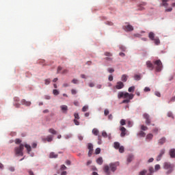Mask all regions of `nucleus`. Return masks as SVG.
Instances as JSON below:
<instances>
[{
    "mask_svg": "<svg viewBox=\"0 0 175 175\" xmlns=\"http://www.w3.org/2000/svg\"><path fill=\"white\" fill-rule=\"evenodd\" d=\"M24 146L25 147V148H27L28 154L31 152V146L27 144L25 145H23V144H21L18 147H16L14 148L16 155H21V157H23V155H24V154L23 153V151H24Z\"/></svg>",
    "mask_w": 175,
    "mask_h": 175,
    "instance_id": "nucleus-1",
    "label": "nucleus"
},
{
    "mask_svg": "<svg viewBox=\"0 0 175 175\" xmlns=\"http://www.w3.org/2000/svg\"><path fill=\"white\" fill-rule=\"evenodd\" d=\"M118 163H111L109 165H105L104 167V172L107 175H110V169L111 172H114L115 170H117V167L118 166Z\"/></svg>",
    "mask_w": 175,
    "mask_h": 175,
    "instance_id": "nucleus-2",
    "label": "nucleus"
},
{
    "mask_svg": "<svg viewBox=\"0 0 175 175\" xmlns=\"http://www.w3.org/2000/svg\"><path fill=\"white\" fill-rule=\"evenodd\" d=\"M163 169L167 170L166 174H170L174 170V164H172L169 162H165L163 163Z\"/></svg>",
    "mask_w": 175,
    "mask_h": 175,
    "instance_id": "nucleus-3",
    "label": "nucleus"
},
{
    "mask_svg": "<svg viewBox=\"0 0 175 175\" xmlns=\"http://www.w3.org/2000/svg\"><path fill=\"white\" fill-rule=\"evenodd\" d=\"M153 64L155 66L156 72H161L163 66L162 65V62L160 59L153 62Z\"/></svg>",
    "mask_w": 175,
    "mask_h": 175,
    "instance_id": "nucleus-4",
    "label": "nucleus"
},
{
    "mask_svg": "<svg viewBox=\"0 0 175 175\" xmlns=\"http://www.w3.org/2000/svg\"><path fill=\"white\" fill-rule=\"evenodd\" d=\"M143 117L144 120H146L145 122L146 125H150V124H151V118L150 117V115H148V113H144Z\"/></svg>",
    "mask_w": 175,
    "mask_h": 175,
    "instance_id": "nucleus-5",
    "label": "nucleus"
},
{
    "mask_svg": "<svg viewBox=\"0 0 175 175\" xmlns=\"http://www.w3.org/2000/svg\"><path fill=\"white\" fill-rule=\"evenodd\" d=\"M123 29L126 32H131V31H133V26H132L131 25H128L124 26Z\"/></svg>",
    "mask_w": 175,
    "mask_h": 175,
    "instance_id": "nucleus-6",
    "label": "nucleus"
},
{
    "mask_svg": "<svg viewBox=\"0 0 175 175\" xmlns=\"http://www.w3.org/2000/svg\"><path fill=\"white\" fill-rule=\"evenodd\" d=\"M120 131L121 132L120 133L121 137H125V135H126V129H125V127L124 126H122L120 127Z\"/></svg>",
    "mask_w": 175,
    "mask_h": 175,
    "instance_id": "nucleus-7",
    "label": "nucleus"
},
{
    "mask_svg": "<svg viewBox=\"0 0 175 175\" xmlns=\"http://www.w3.org/2000/svg\"><path fill=\"white\" fill-rule=\"evenodd\" d=\"M123 98H124V99L131 100L133 99V94H129L128 92H124Z\"/></svg>",
    "mask_w": 175,
    "mask_h": 175,
    "instance_id": "nucleus-8",
    "label": "nucleus"
},
{
    "mask_svg": "<svg viewBox=\"0 0 175 175\" xmlns=\"http://www.w3.org/2000/svg\"><path fill=\"white\" fill-rule=\"evenodd\" d=\"M115 87L116 90H122V88L124 87V83L118 81L117 82L116 85Z\"/></svg>",
    "mask_w": 175,
    "mask_h": 175,
    "instance_id": "nucleus-9",
    "label": "nucleus"
},
{
    "mask_svg": "<svg viewBox=\"0 0 175 175\" xmlns=\"http://www.w3.org/2000/svg\"><path fill=\"white\" fill-rule=\"evenodd\" d=\"M163 154H165V149H162L160 151L159 154L157 157V161H161V159H162V157L163 156Z\"/></svg>",
    "mask_w": 175,
    "mask_h": 175,
    "instance_id": "nucleus-10",
    "label": "nucleus"
},
{
    "mask_svg": "<svg viewBox=\"0 0 175 175\" xmlns=\"http://www.w3.org/2000/svg\"><path fill=\"white\" fill-rule=\"evenodd\" d=\"M146 66H147V68H148V69H150V70H154V64H152V63H151V61L146 62Z\"/></svg>",
    "mask_w": 175,
    "mask_h": 175,
    "instance_id": "nucleus-11",
    "label": "nucleus"
},
{
    "mask_svg": "<svg viewBox=\"0 0 175 175\" xmlns=\"http://www.w3.org/2000/svg\"><path fill=\"white\" fill-rule=\"evenodd\" d=\"M147 5L146 2H141L138 5V10H144V6Z\"/></svg>",
    "mask_w": 175,
    "mask_h": 175,
    "instance_id": "nucleus-12",
    "label": "nucleus"
},
{
    "mask_svg": "<svg viewBox=\"0 0 175 175\" xmlns=\"http://www.w3.org/2000/svg\"><path fill=\"white\" fill-rule=\"evenodd\" d=\"M60 109H61L62 113H64V114H66V113L68 111V106L62 105V106H60Z\"/></svg>",
    "mask_w": 175,
    "mask_h": 175,
    "instance_id": "nucleus-13",
    "label": "nucleus"
},
{
    "mask_svg": "<svg viewBox=\"0 0 175 175\" xmlns=\"http://www.w3.org/2000/svg\"><path fill=\"white\" fill-rule=\"evenodd\" d=\"M170 158H175V149L172 148L169 152Z\"/></svg>",
    "mask_w": 175,
    "mask_h": 175,
    "instance_id": "nucleus-14",
    "label": "nucleus"
},
{
    "mask_svg": "<svg viewBox=\"0 0 175 175\" xmlns=\"http://www.w3.org/2000/svg\"><path fill=\"white\" fill-rule=\"evenodd\" d=\"M22 105H25V106H31V102L25 100V99H23L21 100Z\"/></svg>",
    "mask_w": 175,
    "mask_h": 175,
    "instance_id": "nucleus-15",
    "label": "nucleus"
},
{
    "mask_svg": "<svg viewBox=\"0 0 175 175\" xmlns=\"http://www.w3.org/2000/svg\"><path fill=\"white\" fill-rule=\"evenodd\" d=\"M148 38L150 40H154L155 39V34L153 32H150L148 34Z\"/></svg>",
    "mask_w": 175,
    "mask_h": 175,
    "instance_id": "nucleus-16",
    "label": "nucleus"
},
{
    "mask_svg": "<svg viewBox=\"0 0 175 175\" xmlns=\"http://www.w3.org/2000/svg\"><path fill=\"white\" fill-rule=\"evenodd\" d=\"M165 142H166V138L165 137H162L161 139H160L159 140V144L162 146V144H165Z\"/></svg>",
    "mask_w": 175,
    "mask_h": 175,
    "instance_id": "nucleus-17",
    "label": "nucleus"
},
{
    "mask_svg": "<svg viewBox=\"0 0 175 175\" xmlns=\"http://www.w3.org/2000/svg\"><path fill=\"white\" fill-rule=\"evenodd\" d=\"M49 158H58V154H57L55 152H52L49 154Z\"/></svg>",
    "mask_w": 175,
    "mask_h": 175,
    "instance_id": "nucleus-18",
    "label": "nucleus"
},
{
    "mask_svg": "<svg viewBox=\"0 0 175 175\" xmlns=\"http://www.w3.org/2000/svg\"><path fill=\"white\" fill-rule=\"evenodd\" d=\"M122 81L124 83H126V81L128 80V76L126 75H123L121 78Z\"/></svg>",
    "mask_w": 175,
    "mask_h": 175,
    "instance_id": "nucleus-19",
    "label": "nucleus"
},
{
    "mask_svg": "<svg viewBox=\"0 0 175 175\" xmlns=\"http://www.w3.org/2000/svg\"><path fill=\"white\" fill-rule=\"evenodd\" d=\"M96 163L98 165H102L103 163V159L102 157L98 158L97 160H96Z\"/></svg>",
    "mask_w": 175,
    "mask_h": 175,
    "instance_id": "nucleus-20",
    "label": "nucleus"
},
{
    "mask_svg": "<svg viewBox=\"0 0 175 175\" xmlns=\"http://www.w3.org/2000/svg\"><path fill=\"white\" fill-rule=\"evenodd\" d=\"M162 1V5L164 6V8H167L168 6V3H167V1L169 0H161Z\"/></svg>",
    "mask_w": 175,
    "mask_h": 175,
    "instance_id": "nucleus-21",
    "label": "nucleus"
},
{
    "mask_svg": "<svg viewBox=\"0 0 175 175\" xmlns=\"http://www.w3.org/2000/svg\"><path fill=\"white\" fill-rule=\"evenodd\" d=\"M44 142H46H46H53V136L49 135L46 138L44 139Z\"/></svg>",
    "mask_w": 175,
    "mask_h": 175,
    "instance_id": "nucleus-22",
    "label": "nucleus"
},
{
    "mask_svg": "<svg viewBox=\"0 0 175 175\" xmlns=\"http://www.w3.org/2000/svg\"><path fill=\"white\" fill-rule=\"evenodd\" d=\"M132 161H133V155L130 154L127 158V162L130 163V162H132Z\"/></svg>",
    "mask_w": 175,
    "mask_h": 175,
    "instance_id": "nucleus-23",
    "label": "nucleus"
},
{
    "mask_svg": "<svg viewBox=\"0 0 175 175\" xmlns=\"http://www.w3.org/2000/svg\"><path fill=\"white\" fill-rule=\"evenodd\" d=\"M49 133H52V135H57V131L54 129H49Z\"/></svg>",
    "mask_w": 175,
    "mask_h": 175,
    "instance_id": "nucleus-24",
    "label": "nucleus"
},
{
    "mask_svg": "<svg viewBox=\"0 0 175 175\" xmlns=\"http://www.w3.org/2000/svg\"><path fill=\"white\" fill-rule=\"evenodd\" d=\"M124 92H120L118 94V99H121V98H124Z\"/></svg>",
    "mask_w": 175,
    "mask_h": 175,
    "instance_id": "nucleus-25",
    "label": "nucleus"
},
{
    "mask_svg": "<svg viewBox=\"0 0 175 175\" xmlns=\"http://www.w3.org/2000/svg\"><path fill=\"white\" fill-rule=\"evenodd\" d=\"M92 133L95 135V136H98L99 135V131L96 129H94L92 130Z\"/></svg>",
    "mask_w": 175,
    "mask_h": 175,
    "instance_id": "nucleus-26",
    "label": "nucleus"
},
{
    "mask_svg": "<svg viewBox=\"0 0 175 175\" xmlns=\"http://www.w3.org/2000/svg\"><path fill=\"white\" fill-rule=\"evenodd\" d=\"M152 137H154V135L151 133L148 134L147 136H146V139L148 140H151L152 139Z\"/></svg>",
    "mask_w": 175,
    "mask_h": 175,
    "instance_id": "nucleus-27",
    "label": "nucleus"
},
{
    "mask_svg": "<svg viewBox=\"0 0 175 175\" xmlns=\"http://www.w3.org/2000/svg\"><path fill=\"white\" fill-rule=\"evenodd\" d=\"M120 143L119 142H114V148L118 150L120 148Z\"/></svg>",
    "mask_w": 175,
    "mask_h": 175,
    "instance_id": "nucleus-28",
    "label": "nucleus"
},
{
    "mask_svg": "<svg viewBox=\"0 0 175 175\" xmlns=\"http://www.w3.org/2000/svg\"><path fill=\"white\" fill-rule=\"evenodd\" d=\"M138 136H140L141 137H144L146 136V133H144V131H140L138 133Z\"/></svg>",
    "mask_w": 175,
    "mask_h": 175,
    "instance_id": "nucleus-29",
    "label": "nucleus"
},
{
    "mask_svg": "<svg viewBox=\"0 0 175 175\" xmlns=\"http://www.w3.org/2000/svg\"><path fill=\"white\" fill-rule=\"evenodd\" d=\"M50 83H51V81L50 79H46L44 80L45 85H49V84H50Z\"/></svg>",
    "mask_w": 175,
    "mask_h": 175,
    "instance_id": "nucleus-30",
    "label": "nucleus"
},
{
    "mask_svg": "<svg viewBox=\"0 0 175 175\" xmlns=\"http://www.w3.org/2000/svg\"><path fill=\"white\" fill-rule=\"evenodd\" d=\"M104 55L106 56V57H113V54L110 52H105L104 53Z\"/></svg>",
    "mask_w": 175,
    "mask_h": 175,
    "instance_id": "nucleus-31",
    "label": "nucleus"
},
{
    "mask_svg": "<svg viewBox=\"0 0 175 175\" xmlns=\"http://www.w3.org/2000/svg\"><path fill=\"white\" fill-rule=\"evenodd\" d=\"M129 92H133L135 91V86H131L128 90Z\"/></svg>",
    "mask_w": 175,
    "mask_h": 175,
    "instance_id": "nucleus-32",
    "label": "nucleus"
},
{
    "mask_svg": "<svg viewBox=\"0 0 175 175\" xmlns=\"http://www.w3.org/2000/svg\"><path fill=\"white\" fill-rule=\"evenodd\" d=\"M153 40H154L155 44H159V43H161L159 38H154Z\"/></svg>",
    "mask_w": 175,
    "mask_h": 175,
    "instance_id": "nucleus-33",
    "label": "nucleus"
},
{
    "mask_svg": "<svg viewBox=\"0 0 175 175\" xmlns=\"http://www.w3.org/2000/svg\"><path fill=\"white\" fill-rule=\"evenodd\" d=\"M141 129L142 131H147V129H148V127H147V126H145V125H142Z\"/></svg>",
    "mask_w": 175,
    "mask_h": 175,
    "instance_id": "nucleus-34",
    "label": "nucleus"
},
{
    "mask_svg": "<svg viewBox=\"0 0 175 175\" xmlns=\"http://www.w3.org/2000/svg\"><path fill=\"white\" fill-rule=\"evenodd\" d=\"M118 150H119V152L122 154V152L124 151V146H120Z\"/></svg>",
    "mask_w": 175,
    "mask_h": 175,
    "instance_id": "nucleus-35",
    "label": "nucleus"
},
{
    "mask_svg": "<svg viewBox=\"0 0 175 175\" xmlns=\"http://www.w3.org/2000/svg\"><path fill=\"white\" fill-rule=\"evenodd\" d=\"M88 148L89 150H93L94 146L92 145V144H88Z\"/></svg>",
    "mask_w": 175,
    "mask_h": 175,
    "instance_id": "nucleus-36",
    "label": "nucleus"
},
{
    "mask_svg": "<svg viewBox=\"0 0 175 175\" xmlns=\"http://www.w3.org/2000/svg\"><path fill=\"white\" fill-rule=\"evenodd\" d=\"M95 154L96 155H98V154H100V148H97L95 150Z\"/></svg>",
    "mask_w": 175,
    "mask_h": 175,
    "instance_id": "nucleus-37",
    "label": "nucleus"
},
{
    "mask_svg": "<svg viewBox=\"0 0 175 175\" xmlns=\"http://www.w3.org/2000/svg\"><path fill=\"white\" fill-rule=\"evenodd\" d=\"M61 70H62V68L59 66L57 67V74H59L61 73Z\"/></svg>",
    "mask_w": 175,
    "mask_h": 175,
    "instance_id": "nucleus-38",
    "label": "nucleus"
},
{
    "mask_svg": "<svg viewBox=\"0 0 175 175\" xmlns=\"http://www.w3.org/2000/svg\"><path fill=\"white\" fill-rule=\"evenodd\" d=\"M146 173H147V170H144L139 172V175H146Z\"/></svg>",
    "mask_w": 175,
    "mask_h": 175,
    "instance_id": "nucleus-39",
    "label": "nucleus"
},
{
    "mask_svg": "<svg viewBox=\"0 0 175 175\" xmlns=\"http://www.w3.org/2000/svg\"><path fill=\"white\" fill-rule=\"evenodd\" d=\"M126 124V120H125L122 119V120H120V125L124 126V125H125Z\"/></svg>",
    "mask_w": 175,
    "mask_h": 175,
    "instance_id": "nucleus-40",
    "label": "nucleus"
},
{
    "mask_svg": "<svg viewBox=\"0 0 175 175\" xmlns=\"http://www.w3.org/2000/svg\"><path fill=\"white\" fill-rule=\"evenodd\" d=\"M87 110H88V106L85 105V106L82 108V111L85 112V111H87Z\"/></svg>",
    "mask_w": 175,
    "mask_h": 175,
    "instance_id": "nucleus-41",
    "label": "nucleus"
},
{
    "mask_svg": "<svg viewBox=\"0 0 175 175\" xmlns=\"http://www.w3.org/2000/svg\"><path fill=\"white\" fill-rule=\"evenodd\" d=\"M155 170H159L161 169V165L159 164H157L154 167Z\"/></svg>",
    "mask_w": 175,
    "mask_h": 175,
    "instance_id": "nucleus-42",
    "label": "nucleus"
},
{
    "mask_svg": "<svg viewBox=\"0 0 175 175\" xmlns=\"http://www.w3.org/2000/svg\"><path fill=\"white\" fill-rule=\"evenodd\" d=\"M134 79L135 80H137V81L140 80V75H135Z\"/></svg>",
    "mask_w": 175,
    "mask_h": 175,
    "instance_id": "nucleus-43",
    "label": "nucleus"
},
{
    "mask_svg": "<svg viewBox=\"0 0 175 175\" xmlns=\"http://www.w3.org/2000/svg\"><path fill=\"white\" fill-rule=\"evenodd\" d=\"M53 94H54L55 95H59V92H58V90H53Z\"/></svg>",
    "mask_w": 175,
    "mask_h": 175,
    "instance_id": "nucleus-44",
    "label": "nucleus"
},
{
    "mask_svg": "<svg viewBox=\"0 0 175 175\" xmlns=\"http://www.w3.org/2000/svg\"><path fill=\"white\" fill-rule=\"evenodd\" d=\"M74 116H75V120H79L80 119V116H79V113H75Z\"/></svg>",
    "mask_w": 175,
    "mask_h": 175,
    "instance_id": "nucleus-45",
    "label": "nucleus"
},
{
    "mask_svg": "<svg viewBox=\"0 0 175 175\" xmlns=\"http://www.w3.org/2000/svg\"><path fill=\"white\" fill-rule=\"evenodd\" d=\"M71 94L72 95H76L77 94V92L76 91V90L72 89V90H71Z\"/></svg>",
    "mask_w": 175,
    "mask_h": 175,
    "instance_id": "nucleus-46",
    "label": "nucleus"
},
{
    "mask_svg": "<svg viewBox=\"0 0 175 175\" xmlns=\"http://www.w3.org/2000/svg\"><path fill=\"white\" fill-rule=\"evenodd\" d=\"M109 109H105L104 111L105 116H109Z\"/></svg>",
    "mask_w": 175,
    "mask_h": 175,
    "instance_id": "nucleus-47",
    "label": "nucleus"
},
{
    "mask_svg": "<svg viewBox=\"0 0 175 175\" xmlns=\"http://www.w3.org/2000/svg\"><path fill=\"white\" fill-rule=\"evenodd\" d=\"M15 143H16V144H20V143H21V139H16L15 140Z\"/></svg>",
    "mask_w": 175,
    "mask_h": 175,
    "instance_id": "nucleus-48",
    "label": "nucleus"
},
{
    "mask_svg": "<svg viewBox=\"0 0 175 175\" xmlns=\"http://www.w3.org/2000/svg\"><path fill=\"white\" fill-rule=\"evenodd\" d=\"M102 136H103V137H107V133L103 131V132L102 133Z\"/></svg>",
    "mask_w": 175,
    "mask_h": 175,
    "instance_id": "nucleus-49",
    "label": "nucleus"
},
{
    "mask_svg": "<svg viewBox=\"0 0 175 175\" xmlns=\"http://www.w3.org/2000/svg\"><path fill=\"white\" fill-rule=\"evenodd\" d=\"M130 100H129V99H125V100H124L122 102V103H129Z\"/></svg>",
    "mask_w": 175,
    "mask_h": 175,
    "instance_id": "nucleus-50",
    "label": "nucleus"
},
{
    "mask_svg": "<svg viewBox=\"0 0 175 175\" xmlns=\"http://www.w3.org/2000/svg\"><path fill=\"white\" fill-rule=\"evenodd\" d=\"M154 94L156 95V96L161 98V93L159 92H155Z\"/></svg>",
    "mask_w": 175,
    "mask_h": 175,
    "instance_id": "nucleus-51",
    "label": "nucleus"
},
{
    "mask_svg": "<svg viewBox=\"0 0 175 175\" xmlns=\"http://www.w3.org/2000/svg\"><path fill=\"white\" fill-rule=\"evenodd\" d=\"M149 91H151V89H150V88H144V92H149Z\"/></svg>",
    "mask_w": 175,
    "mask_h": 175,
    "instance_id": "nucleus-52",
    "label": "nucleus"
},
{
    "mask_svg": "<svg viewBox=\"0 0 175 175\" xmlns=\"http://www.w3.org/2000/svg\"><path fill=\"white\" fill-rule=\"evenodd\" d=\"M149 172H150V173H154V167H149Z\"/></svg>",
    "mask_w": 175,
    "mask_h": 175,
    "instance_id": "nucleus-53",
    "label": "nucleus"
},
{
    "mask_svg": "<svg viewBox=\"0 0 175 175\" xmlns=\"http://www.w3.org/2000/svg\"><path fill=\"white\" fill-rule=\"evenodd\" d=\"M27 172L29 175H35V174H33V172H32V170H28Z\"/></svg>",
    "mask_w": 175,
    "mask_h": 175,
    "instance_id": "nucleus-54",
    "label": "nucleus"
},
{
    "mask_svg": "<svg viewBox=\"0 0 175 175\" xmlns=\"http://www.w3.org/2000/svg\"><path fill=\"white\" fill-rule=\"evenodd\" d=\"M74 122L75 125H80V122H79V121L76 119L74 120Z\"/></svg>",
    "mask_w": 175,
    "mask_h": 175,
    "instance_id": "nucleus-55",
    "label": "nucleus"
},
{
    "mask_svg": "<svg viewBox=\"0 0 175 175\" xmlns=\"http://www.w3.org/2000/svg\"><path fill=\"white\" fill-rule=\"evenodd\" d=\"M108 72H109V73H113V72H114V70H113V68H108Z\"/></svg>",
    "mask_w": 175,
    "mask_h": 175,
    "instance_id": "nucleus-56",
    "label": "nucleus"
},
{
    "mask_svg": "<svg viewBox=\"0 0 175 175\" xmlns=\"http://www.w3.org/2000/svg\"><path fill=\"white\" fill-rule=\"evenodd\" d=\"M78 80L77 79H72V83H73V84H77V83H78Z\"/></svg>",
    "mask_w": 175,
    "mask_h": 175,
    "instance_id": "nucleus-57",
    "label": "nucleus"
},
{
    "mask_svg": "<svg viewBox=\"0 0 175 175\" xmlns=\"http://www.w3.org/2000/svg\"><path fill=\"white\" fill-rule=\"evenodd\" d=\"M170 102H175V96L170 99Z\"/></svg>",
    "mask_w": 175,
    "mask_h": 175,
    "instance_id": "nucleus-58",
    "label": "nucleus"
},
{
    "mask_svg": "<svg viewBox=\"0 0 175 175\" xmlns=\"http://www.w3.org/2000/svg\"><path fill=\"white\" fill-rule=\"evenodd\" d=\"M172 10H173V8H170L165 9V12H172Z\"/></svg>",
    "mask_w": 175,
    "mask_h": 175,
    "instance_id": "nucleus-59",
    "label": "nucleus"
},
{
    "mask_svg": "<svg viewBox=\"0 0 175 175\" xmlns=\"http://www.w3.org/2000/svg\"><path fill=\"white\" fill-rule=\"evenodd\" d=\"M66 169V166H65V165H62L61 166V170H65Z\"/></svg>",
    "mask_w": 175,
    "mask_h": 175,
    "instance_id": "nucleus-60",
    "label": "nucleus"
},
{
    "mask_svg": "<svg viewBox=\"0 0 175 175\" xmlns=\"http://www.w3.org/2000/svg\"><path fill=\"white\" fill-rule=\"evenodd\" d=\"M9 170H10V172H14V167H9Z\"/></svg>",
    "mask_w": 175,
    "mask_h": 175,
    "instance_id": "nucleus-61",
    "label": "nucleus"
},
{
    "mask_svg": "<svg viewBox=\"0 0 175 175\" xmlns=\"http://www.w3.org/2000/svg\"><path fill=\"white\" fill-rule=\"evenodd\" d=\"M109 81H113V75H109Z\"/></svg>",
    "mask_w": 175,
    "mask_h": 175,
    "instance_id": "nucleus-62",
    "label": "nucleus"
},
{
    "mask_svg": "<svg viewBox=\"0 0 175 175\" xmlns=\"http://www.w3.org/2000/svg\"><path fill=\"white\" fill-rule=\"evenodd\" d=\"M68 70H66V69H65V70H64L62 72V75H65V74H66V73H68Z\"/></svg>",
    "mask_w": 175,
    "mask_h": 175,
    "instance_id": "nucleus-63",
    "label": "nucleus"
},
{
    "mask_svg": "<svg viewBox=\"0 0 175 175\" xmlns=\"http://www.w3.org/2000/svg\"><path fill=\"white\" fill-rule=\"evenodd\" d=\"M128 125H129V126L131 128V126H132V125H133L132 122L129 121V122H128Z\"/></svg>",
    "mask_w": 175,
    "mask_h": 175,
    "instance_id": "nucleus-64",
    "label": "nucleus"
}]
</instances>
